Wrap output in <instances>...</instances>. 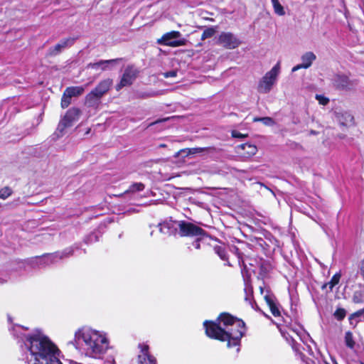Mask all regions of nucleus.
Segmentation results:
<instances>
[{"mask_svg": "<svg viewBox=\"0 0 364 364\" xmlns=\"http://www.w3.org/2000/svg\"><path fill=\"white\" fill-rule=\"evenodd\" d=\"M203 325L207 337L226 342L227 348L237 347V350H240L241 339L247 331L246 324L242 318L224 311L219 314L215 321L205 320Z\"/></svg>", "mask_w": 364, "mask_h": 364, "instance_id": "1", "label": "nucleus"}, {"mask_svg": "<svg viewBox=\"0 0 364 364\" xmlns=\"http://www.w3.org/2000/svg\"><path fill=\"white\" fill-rule=\"evenodd\" d=\"M26 346L34 358V364H39L57 353H60L58 346L40 331L25 336Z\"/></svg>", "mask_w": 364, "mask_h": 364, "instance_id": "2", "label": "nucleus"}, {"mask_svg": "<svg viewBox=\"0 0 364 364\" xmlns=\"http://www.w3.org/2000/svg\"><path fill=\"white\" fill-rule=\"evenodd\" d=\"M75 340L82 339L86 346L87 353L92 357H97L106 352L109 342L105 336L96 331H84L78 330L75 333Z\"/></svg>", "mask_w": 364, "mask_h": 364, "instance_id": "3", "label": "nucleus"}, {"mask_svg": "<svg viewBox=\"0 0 364 364\" xmlns=\"http://www.w3.org/2000/svg\"><path fill=\"white\" fill-rule=\"evenodd\" d=\"M178 235L181 237H203L207 232L202 228L186 220L178 221Z\"/></svg>", "mask_w": 364, "mask_h": 364, "instance_id": "4", "label": "nucleus"}, {"mask_svg": "<svg viewBox=\"0 0 364 364\" xmlns=\"http://www.w3.org/2000/svg\"><path fill=\"white\" fill-rule=\"evenodd\" d=\"M279 69V63H278L264 75L257 86V90L259 92L267 93L271 90L272 85L277 80Z\"/></svg>", "mask_w": 364, "mask_h": 364, "instance_id": "5", "label": "nucleus"}, {"mask_svg": "<svg viewBox=\"0 0 364 364\" xmlns=\"http://www.w3.org/2000/svg\"><path fill=\"white\" fill-rule=\"evenodd\" d=\"M181 36L178 31H171L164 33L161 38L157 40V43L162 46L176 48L186 45L187 40L185 38L177 39Z\"/></svg>", "mask_w": 364, "mask_h": 364, "instance_id": "6", "label": "nucleus"}, {"mask_svg": "<svg viewBox=\"0 0 364 364\" xmlns=\"http://www.w3.org/2000/svg\"><path fill=\"white\" fill-rule=\"evenodd\" d=\"M81 111L77 107L70 108L58 123L57 131L63 134L66 128L70 127L73 123L78 120Z\"/></svg>", "mask_w": 364, "mask_h": 364, "instance_id": "7", "label": "nucleus"}, {"mask_svg": "<svg viewBox=\"0 0 364 364\" xmlns=\"http://www.w3.org/2000/svg\"><path fill=\"white\" fill-rule=\"evenodd\" d=\"M217 43L225 49L232 50L239 47L242 42L232 33L222 32L218 36Z\"/></svg>", "mask_w": 364, "mask_h": 364, "instance_id": "8", "label": "nucleus"}, {"mask_svg": "<svg viewBox=\"0 0 364 364\" xmlns=\"http://www.w3.org/2000/svg\"><path fill=\"white\" fill-rule=\"evenodd\" d=\"M139 74V70L134 65H128L122 76L120 82L117 85V90H121L122 87L131 85L136 80Z\"/></svg>", "mask_w": 364, "mask_h": 364, "instance_id": "9", "label": "nucleus"}, {"mask_svg": "<svg viewBox=\"0 0 364 364\" xmlns=\"http://www.w3.org/2000/svg\"><path fill=\"white\" fill-rule=\"evenodd\" d=\"M138 348L140 353L137 357V364H157L156 358L149 352V345L139 343Z\"/></svg>", "mask_w": 364, "mask_h": 364, "instance_id": "10", "label": "nucleus"}, {"mask_svg": "<svg viewBox=\"0 0 364 364\" xmlns=\"http://www.w3.org/2000/svg\"><path fill=\"white\" fill-rule=\"evenodd\" d=\"M176 224L178 225V221L172 220L171 219H170L159 223L158 225V228L159 232L163 234H166L169 236H176L177 234H178V230L177 227L176 226Z\"/></svg>", "mask_w": 364, "mask_h": 364, "instance_id": "11", "label": "nucleus"}, {"mask_svg": "<svg viewBox=\"0 0 364 364\" xmlns=\"http://www.w3.org/2000/svg\"><path fill=\"white\" fill-rule=\"evenodd\" d=\"M264 299L268 306L272 314L274 317L281 316V311L279 310V304L276 296L272 293H267L264 296Z\"/></svg>", "mask_w": 364, "mask_h": 364, "instance_id": "12", "label": "nucleus"}, {"mask_svg": "<svg viewBox=\"0 0 364 364\" xmlns=\"http://www.w3.org/2000/svg\"><path fill=\"white\" fill-rule=\"evenodd\" d=\"M76 38H66L62 39L58 43H57L54 47L51 48L50 49V53L52 55H55L61 52V50L67 47L72 46Z\"/></svg>", "mask_w": 364, "mask_h": 364, "instance_id": "13", "label": "nucleus"}, {"mask_svg": "<svg viewBox=\"0 0 364 364\" xmlns=\"http://www.w3.org/2000/svg\"><path fill=\"white\" fill-rule=\"evenodd\" d=\"M259 269L258 277L262 279H264L268 277L269 273L273 270L274 266L270 261L261 259L259 264Z\"/></svg>", "mask_w": 364, "mask_h": 364, "instance_id": "14", "label": "nucleus"}, {"mask_svg": "<svg viewBox=\"0 0 364 364\" xmlns=\"http://www.w3.org/2000/svg\"><path fill=\"white\" fill-rule=\"evenodd\" d=\"M101 98L102 97L92 90L85 96V104L88 107L97 109L100 104Z\"/></svg>", "mask_w": 364, "mask_h": 364, "instance_id": "15", "label": "nucleus"}, {"mask_svg": "<svg viewBox=\"0 0 364 364\" xmlns=\"http://www.w3.org/2000/svg\"><path fill=\"white\" fill-rule=\"evenodd\" d=\"M112 85V80L107 78L101 80L93 90L102 97L109 90Z\"/></svg>", "mask_w": 364, "mask_h": 364, "instance_id": "16", "label": "nucleus"}, {"mask_svg": "<svg viewBox=\"0 0 364 364\" xmlns=\"http://www.w3.org/2000/svg\"><path fill=\"white\" fill-rule=\"evenodd\" d=\"M122 60V58H115V59H111V60H101L96 63H90L87 67L88 68H92V69H95V70L100 68L102 70H105L107 68V65L115 63Z\"/></svg>", "mask_w": 364, "mask_h": 364, "instance_id": "17", "label": "nucleus"}, {"mask_svg": "<svg viewBox=\"0 0 364 364\" xmlns=\"http://www.w3.org/2000/svg\"><path fill=\"white\" fill-rule=\"evenodd\" d=\"M350 85L349 77L346 75H336L334 78V85L338 89H345Z\"/></svg>", "mask_w": 364, "mask_h": 364, "instance_id": "18", "label": "nucleus"}, {"mask_svg": "<svg viewBox=\"0 0 364 364\" xmlns=\"http://www.w3.org/2000/svg\"><path fill=\"white\" fill-rule=\"evenodd\" d=\"M213 250L215 253L217 254L222 260L226 262V265L229 267L232 266V264L229 262L228 252L224 245H215L213 247Z\"/></svg>", "mask_w": 364, "mask_h": 364, "instance_id": "19", "label": "nucleus"}, {"mask_svg": "<svg viewBox=\"0 0 364 364\" xmlns=\"http://www.w3.org/2000/svg\"><path fill=\"white\" fill-rule=\"evenodd\" d=\"M316 56L313 52H306L301 56L302 63L304 65V69L309 68L312 63L316 60Z\"/></svg>", "mask_w": 364, "mask_h": 364, "instance_id": "20", "label": "nucleus"}, {"mask_svg": "<svg viewBox=\"0 0 364 364\" xmlns=\"http://www.w3.org/2000/svg\"><path fill=\"white\" fill-rule=\"evenodd\" d=\"M65 91L69 95V97H73L81 95L84 92L85 88L83 86H71L67 87Z\"/></svg>", "mask_w": 364, "mask_h": 364, "instance_id": "21", "label": "nucleus"}, {"mask_svg": "<svg viewBox=\"0 0 364 364\" xmlns=\"http://www.w3.org/2000/svg\"><path fill=\"white\" fill-rule=\"evenodd\" d=\"M341 277V275L340 273H336L328 282L323 284L321 287L322 289H324L328 287L329 291H331L333 287L339 283Z\"/></svg>", "mask_w": 364, "mask_h": 364, "instance_id": "22", "label": "nucleus"}, {"mask_svg": "<svg viewBox=\"0 0 364 364\" xmlns=\"http://www.w3.org/2000/svg\"><path fill=\"white\" fill-rule=\"evenodd\" d=\"M216 33H217V26L207 27L204 29L203 32L202 33L200 39H201V41H204L207 38H212L215 36V34Z\"/></svg>", "mask_w": 364, "mask_h": 364, "instance_id": "23", "label": "nucleus"}, {"mask_svg": "<svg viewBox=\"0 0 364 364\" xmlns=\"http://www.w3.org/2000/svg\"><path fill=\"white\" fill-rule=\"evenodd\" d=\"M241 148L244 150H246L247 154L248 156L255 155L257 151V148L255 145L248 144V143L242 144Z\"/></svg>", "mask_w": 364, "mask_h": 364, "instance_id": "24", "label": "nucleus"}, {"mask_svg": "<svg viewBox=\"0 0 364 364\" xmlns=\"http://www.w3.org/2000/svg\"><path fill=\"white\" fill-rule=\"evenodd\" d=\"M145 188V186L144 183L139 182V183H134L133 184H132L129 189L127 190L124 193H129V192H132V193H134V192H139V191H141L144 189Z\"/></svg>", "mask_w": 364, "mask_h": 364, "instance_id": "25", "label": "nucleus"}, {"mask_svg": "<svg viewBox=\"0 0 364 364\" xmlns=\"http://www.w3.org/2000/svg\"><path fill=\"white\" fill-rule=\"evenodd\" d=\"M272 3L274 7V12L277 14L279 16H284L285 14L284 7L279 3V0H272Z\"/></svg>", "mask_w": 364, "mask_h": 364, "instance_id": "26", "label": "nucleus"}, {"mask_svg": "<svg viewBox=\"0 0 364 364\" xmlns=\"http://www.w3.org/2000/svg\"><path fill=\"white\" fill-rule=\"evenodd\" d=\"M345 343L347 347L353 349L355 346V341L353 340V333L350 331H347L345 334Z\"/></svg>", "mask_w": 364, "mask_h": 364, "instance_id": "27", "label": "nucleus"}, {"mask_svg": "<svg viewBox=\"0 0 364 364\" xmlns=\"http://www.w3.org/2000/svg\"><path fill=\"white\" fill-rule=\"evenodd\" d=\"M13 193L12 189L9 186H4L0 189V198L5 200Z\"/></svg>", "mask_w": 364, "mask_h": 364, "instance_id": "28", "label": "nucleus"}, {"mask_svg": "<svg viewBox=\"0 0 364 364\" xmlns=\"http://www.w3.org/2000/svg\"><path fill=\"white\" fill-rule=\"evenodd\" d=\"M59 355L60 353H57L48 360L41 362L39 364H63L59 359Z\"/></svg>", "mask_w": 364, "mask_h": 364, "instance_id": "29", "label": "nucleus"}, {"mask_svg": "<svg viewBox=\"0 0 364 364\" xmlns=\"http://www.w3.org/2000/svg\"><path fill=\"white\" fill-rule=\"evenodd\" d=\"M71 98L72 97H69V95L64 91L61 98V107L63 109L67 108L71 103Z\"/></svg>", "mask_w": 364, "mask_h": 364, "instance_id": "30", "label": "nucleus"}, {"mask_svg": "<svg viewBox=\"0 0 364 364\" xmlns=\"http://www.w3.org/2000/svg\"><path fill=\"white\" fill-rule=\"evenodd\" d=\"M333 315L338 321H342L346 317V311L343 308H338Z\"/></svg>", "mask_w": 364, "mask_h": 364, "instance_id": "31", "label": "nucleus"}, {"mask_svg": "<svg viewBox=\"0 0 364 364\" xmlns=\"http://www.w3.org/2000/svg\"><path fill=\"white\" fill-rule=\"evenodd\" d=\"M363 294L360 291H355L352 298L353 303L360 304L363 302Z\"/></svg>", "mask_w": 364, "mask_h": 364, "instance_id": "32", "label": "nucleus"}, {"mask_svg": "<svg viewBox=\"0 0 364 364\" xmlns=\"http://www.w3.org/2000/svg\"><path fill=\"white\" fill-rule=\"evenodd\" d=\"M316 98L318 100L319 104L322 105H326L329 102V99L323 95H316Z\"/></svg>", "mask_w": 364, "mask_h": 364, "instance_id": "33", "label": "nucleus"}, {"mask_svg": "<svg viewBox=\"0 0 364 364\" xmlns=\"http://www.w3.org/2000/svg\"><path fill=\"white\" fill-rule=\"evenodd\" d=\"M262 122L267 126L272 125L274 123L273 119L269 117H262Z\"/></svg>", "mask_w": 364, "mask_h": 364, "instance_id": "34", "label": "nucleus"}, {"mask_svg": "<svg viewBox=\"0 0 364 364\" xmlns=\"http://www.w3.org/2000/svg\"><path fill=\"white\" fill-rule=\"evenodd\" d=\"M237 257H238L239 264L240 265V267H242L244 269H245L247 267V265H246L245 260L242 256V253L238 252V249H237Z\"/></svg>", "mask_w": 364, "mask_h": 364, "instance_id": "35", "label": "nucleus"}, {"mask_svg": "<svg viewBox=\"0 0 364 364\" xmlns=\"http://www.w3.org/2000/svg\"><path fill=\"white\" fill-rule=\"evenodd\" d=\"M237 257H238L239 264L240 265V267H242L244 269H245L247 267V265H246L245 260L242 256V253L238 252V249H237Z\"/></svg>", "mask_w": 364, "mask_h": 364, "instance_id": "36", "label": "nucleus"}, {"mask_svg": "<svg viewBox=\"0 0 364 364\" xmlns=\"http://www.w3.org/2000/svg\"><path fill=\"white\" fill-rule=\"evenodd\" d=\"M247 136L248 135L247 134H244L236 130L232 132V136L234 138L243 139Z\"/></svg>", "mask_w": 364, "mask_h": 364, "instance_id": "37", "label": "nucleus"}, {"mask_svg": "<svg viewBox=\"0 0 364 364\" xmlns=\"http://www.w3.org/2000/svg\"><path fill=\"white\" fill-rule=\"evenodd\" d=\"M360 312L358 311V310L353 314H351L349 317H348V320L350 321V323L352 324V320L354 319L356 317H359L360 316Z\"/></svg>", "mask_w": 364, "mask_h": 364, "instance_id": "38", "label": "nucleus"}, {"mask_svg": "<svg viewBox=\"0 0 364 364\" xmlns=\"http://www.w3.org/2000/svg\"><path fill=\"white\" fill-rule=\"evenodd\" d=\"M164 75L165 77H173L177 75V72L176 70H171L165 73Z\"/></svg>", "mask_w": 364, "mask_h": 364, "instance_id": "39", "label": "nucleus"}, {"mask_svg": "<svg viewBox=\"0 0 364 364\" xmlns=\"http://www.w3.org/2000/svg\"><path fill=\"white\" fill-rule=\"evenodd\" d=\"M195 150H196V152L200 153V152H203V151H207V150L215 151V149L214 147H205V148H196Z\"/></svg>", "mask_w": 364, "mask_h": 364, "instance_id": "40", "label": "nucleus"}, {"mask_svg": "<svg viewBox=\"0 0 364 364\" xmlns=\"http://www.w3.org/2000/svg\"><path fill=\"white\" fill-rule=\"evenodd\" d=\"M360 272L363 279L364 280V258L360 262Z\"/></svg>", "mask_w": 364, "mask_h": 364, "instance_id": "41", "label": "nucleus"}, {"mask_svg": "<svg viewBox=\"0 0 364 364\" xmlns=\"http://www.w3.org/2000/svg\"><path fill=\"white\" fill-rule=\"evenodd\" d=\"M301 68H304V63H301V64H299V65H296V66H294L293 68H292V72H295L299 69H301Z\"/></svg>", "mask_w": 364, "mask_h": 364, "instance_id": "42", "label": "nucleus"}, {"mask_svg": "<svg viewBox=\"0 0 364 364\" xmlns=\"http://www.w3.org/2000/svg\"><path fill=\"white\" fill-rule=\"evenodd\" d=\"M253 122H262V117H255L253 119Z\"/></svg>", "mask_w": 364, "mask_h": 364, "instance_id": "43", "label": "nucleus"}, {"mask_svg": "<svg viewBox=\"0 0 364 364\" xmlns=\"http://www.w3.org/2000/svg\"><path fill=\"white\" fill-rule=\"evenodd\" d=\"M166 119H159V120H156V122L151 123V124H157L159 122H164V121H166Z\"/></svg>", "mask_w": 364, "mask_h": 364, "instance_id": "44", "label": "nucleus"}, {"mask_svg": "<svg viewBox=\"0 0 364 364\" xmlns=\"http://www.w3.org/2000/svg\"><path fill=\"white\" fill-rule=\"evenodd\" d=\"M196 248H197V249L200 248V243L198 242V240L196 241Z\"/></svg>", "mask_w": 364, "mask_h": 364, "instance_id": "45", "label": "nucleus"}, {"mask_svg": "<svg viewBox=\"0 0 364 364\" xmlns=\"http://www.w3.org/2000/svg\"><path fill=\"white\" fill-rule=\"evenodd\" d=\"M48 255V254H43V255H42V257H46V255Z\"/></svg>", "mask_w": 364, "mask_h": 364, "instance_id": "46", "label": "nucleus"}, {"mask_svg": "<svg viewBox=\"0 0 364 364\" xmlns=\"http://www.w3.org/2000/svg\"><path fill=\"white\" fill-rule=\"evenodd\" d=\"M208 20L211 21H213V18H208Z\"/></svg>", "mask_w": 364, "mask_h": 364, "instance_id": "47", "label": "nucleus"}, {"mask_svg": "<svg viewBox=\"0 0 364 364\" xmlns=\"http://www.w3.org/2000/svg\"><path fill=\"white\" fill-rule=\"evenodd\" d=\"M260 290H261V292H262V291H263V288H262V287H261V288H260Z\"/></svg>", "mask_w": 364, "mask_h": 364, "instance_id": "48", "label": "nucleus"}, {"mask_svg": "<svg viewBox=\"0 0 364 364\" xmlns=\"http://www.w3.org/2000/svg\"><path fill=\"white\" fill-rule=\"evenodd\" d=\"M335 364H338L337 363H336Z\"/></svg>", "mask_w": 364, "mask_h": 364, "instance_id": "49", "label": "nucleus"}, {"mask_svg": "<svg viewBox=\"0 0 364 364\" xmlns=\"http://www.w3.org/2000/svg\"><path fill=\"white\" fill-rule=\"evenodd\" d=\"M361 364H364V363H362Z\"/></svg>", "mask_w": 364, "mask_h": 364, "instance_id": "50", "label": "nucleus"}]
</instances>
